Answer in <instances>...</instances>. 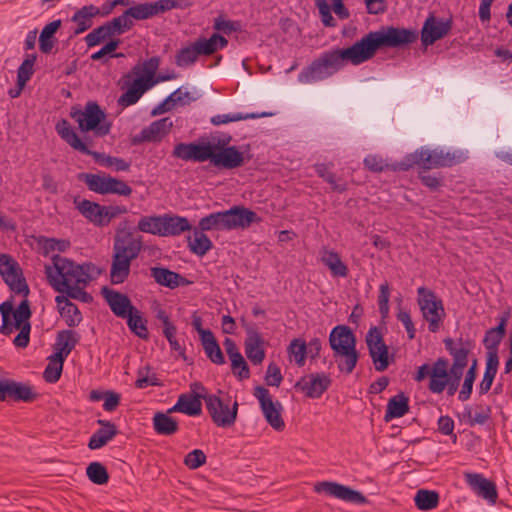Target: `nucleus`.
I'll return each instance as SVG.
<instances>
[{"label": "nucleus", "instance_id": "obj_1", "mask_svg": "<svg viewBox=\"0 0 512 512\" xmlns=\"http://www.w3.org/2000/svg\"><path fill=\"white\" fill-rule=\"evenodd\" d=\"M445 349L453 358L450 368L449 360L439 357L435 361V370L432 381H429L428 389L435 394H441L447 388V394L453 396L460 385L465 367L468 364V355L471 344L464 342L462 338L455 342L452 338L444 339Z\"/></svg>", "mask_w": 512, "mask_h": 512}, {"label": "nucleus", "instance_id": "obj_2", "mask_svg": "<svg viewBox=\"0 0 512 512\" xmlns=\"http://www.w3.org/2000/svg\"><path fill=\"white\" fill-rule=\"evenodd\" d=\"M141 250V236H136L125 229H119L116 232L110 269V279L113 284H121L128 278L131 262L138 257Z\"/></svg>", "mask_w": 512, "mask_h": 512}, {"label": "nucleus", "instance_id": "obj_3", "mask_svg": "<svg viewBox=\"0 0 512 512\" xmlns=\"http://www.w3.org/2000/svg\"><path fill=\"white\" fill-rule=\"evenodd\" d=\"M53 262L57 277L53 276L52 268L49 266L46 267V274L49 283L57 292H63L68 285L86 286L93 280L91 272L95 266L92 263L79 265L60 256H55Z\"/></svg>", "mask_w": 512, "mask_h": 512}, {"label": "nucleus", "instance_id": "obj_4", "mask_svg": "<svg viewBox=\"0 0 512 512\" xmlns=\"http://www.w3.org/2000/svg\"><path fill=\"white\" fill-rule=\"evenodd\" d=\"M465 158L463 153H444L442 150L429 151L421 148L407 154L401 161L394 163L392 171H408L415 165L423 170L451 167L461 163Z\"/></svg>", "mask_w": 512, "mask_h": 512}, {"label": "nucleus", "instance_id": "obj_5", "mask_svg": "<svg viewBox=\"0 0 512 512\" xmlns=\"http://www.w3.org/2000/svg\"><path fill=\"white\" fill-rule=\"evenodd\" d=\"M56 131L59 136L74 150L85 155L92 156L96 163L104 167H113L116 171H128L130 163L123 158L113 157L104 153L88 149L87 144L82 141L66 119L56 124Z\"/></svg>", "mask_w": 512, "mask_h": 512}, {"label": "nucleus", "instance_id": "obj_6", "mask_svg": "<svg viewBox=\"0 0 512 512\" xmlns=\"http://www.w3.org/2000/svg\"><path fill=\"white\" fill-rule=\"evenodd\" d=\"M346 62L342 49L335 48L325 51L299 73L298 80L302 83L324 80L338 72Z\"/></svg>", "mask_w": 512, "mask_h": 512}, {"label": "nucleus", "instance_id": "obj_7", "mask_svg": "<svg viewBox=\"0 0 512 512\" xmlns=\"http://www.w3.org/2000/svg\"><path fill=\"white\" fill-rule=\"evenodd\" d=\"M69 115L78 123L81 132L92 131L96 137H104L110 133L112 124L107 121L105 111L95 101H88L83 109L80 105L72 106Z\"/></svg>", "mask_w": 512, "mask_h": 512}, {"label": "nucleus", "instance_id": "obj_8", "mask_svg": "<svg viewBox=\"0 0 512 512\" xmlns=\"http://www.w3.org/2000/svg\"><path fill=\"white\" fill-rule=\"evenodd\" d=\"M227 45L228 40L218 33H214L209 39L200 37L192 44L177 51L175 64L178 67L191 66L200 55L210 56Z\"/></svg>", "mask_w": 512, "mask_h": 512}, {"label": "nucleus", "instance_id": "obj_9", "mask_svg": "<svg viewBox=\"0 0 512 512\" xmlns=\"http://www.w3.org/2000/svg\"><path fill=\"white\" fill-rule=\"evenodd\" d=\"M417 294V302L423 318L428 322L429 331L435 333L439 330L440 323L445 317L443 302L432 290L425 287H419Z\"/></svg>", "mask_w": 512, "mask_h": 512}, {"label": "nucleus", "instance_id": "obj_10", "mask_svg": "<svg viewBox=\"0 0 512 512\" xmlns=\"http://www.w3.org/2000/svg\"><path fill=\"white\" fill-rule=\"evenodd\" d=\"M0 275L10 290L27 299L30 289L18 262L9 254H0Z\"/></svg>", "mask_w": 512, "mask_h": 512}, {"label": "nucleus", "instance_id": "obj_11", "mask_svg": "<svg viewBox=\"0 0 512 512\" xmlns=\"http://www.w3.org/2000/svg\"><path fill=\"white\" fill-rule=\"evenodd\" d=\"M381 48L376 31H371L352 46L342 49L347 62L359 65L371 59Z\"/></svg>", "mask_w": 512, "mask_h": 512}, {"label": "nucleus", "instance_id": "obj_12", "mask_svg": "<svg viewBox=\"0 0 512 512\" xmlns=\"http://www.w3.org/2000/svg\"><path fill=\"white\" fill-rule=\"evenodd\" d=\"M204 401L209 415L218 427H229L235 423L238 413L237 402H234L233 407L229 408L228 404L214 394H206Z\"/></svg>", "mask_w": 512, "mask_h": 512}, {"label": "nucleus", "instance_id": "obj_13", "mask_svg": "<svg viewBox=\"0 0 512 512\" xmlns=\"http://www.w3.org/2000/svg\"><path fill=\"white\" fill-rule=\"evenodd\" d=\"M314 491L316 493H325L328 496L356 505H365L369 503V500L362 492L338 482H317L314 485Z\"/></svg>", "mask_w": 512, "mask_h": 512}, {"label": "nucleus", "instance_id": "obj_14", "mask_svg": "<svg viewBox=\"0 0 512 512\" xmlns=\"http://www.w3.org/2000/svg\"><path fill=\"white\" fill-rule=\"evenodd\" d=\"M253 395L259 401L268 424L276 431H282L285 428V422L281 415L282 405L279 402H273L269 390L263 386L255 387Z\"/></svg>", "mask_w": 512, "mask_h": 512}, {"label": "nucleus", "instance_id": "obj_15", "mask_svg": "<svg viewBox=\"0 0 512 512\" xmlns=\"http://www.w3.org/2000/svg\"><path fill=\"white\" fill-rule=\"evenodd\" d=\"M366 344L375 369L379 372L386 370L390 363L388 346L384 342L381 331L376 326L371 327L367 332Z\"/></svg>", "mask_w": 512, "mask_h": 512}, {"label": "nucleus", "instance_id": "obj_16", "mask_svg": "<svg viewBox=\"0 0 512 512\" xmlns=\"http://www.w3.org/2000/svg\"><path fill=\"white\" fill-rule=\"evenodd\" d=\"M228 140L214 143L212 165L221 169H235L244 164V155L236 146H228Z\"/></svg>", "mask_w": 512, "mask_h": 512}, {"label": "nucleus", "instance_id": "obj_17", "mask_svg": "<svg viewBox=\"0 0 512 512\" xmlns=\"http://www.w3.org/2000/svg\"><path fill=\"white\" fill-rule=\"evenodd\" d=\"M214 143H178L172 152L173 157L194 162H205L210 160L212 163Z\"/></svg>", "mask_w": 512, "mask_h": 512}, {"label": "nucleus", "instance_id": "obj_18", "mask_svg": "<svg viewBox=\"0 0 512 512\" xmlns=\"http://www.w3.org/2000/svg\"><path fill=\"white\" fill-rule=\"evenodd\" d=\"M330 376L324 372L310 373L301 377L294 385L298 391H302L311 399L320 398L331 386Z\"/></svg>", "mask_w": 512, "mask_h": 512}, {"label": "nucleus", "instance_id": "obj_19", "mask_svg": "<svg viewBox=\"0 0 512 512\" xmlns=\"http://www.w3.org/2000/svg\"><path fill=\"white\" fill-rule=\"evenodd\" d=\"M376 32L380 47L397 48L414 43L418 39L417 32L412 29L388 26Z\"/></svg>", "mask_w": 512, "mask_h": 512}, {"label": "nucleus", "instance_id": "obj_20", "mask_svg": "<svg viewBox=\"0 0 512 512\" xmlns=\"http://www.w3.org/2000/svg\"><path fill=\"white\" fill-rule=\"evenodd\" d=\"M31 315L30 303L28 299H23L13 312L14 327L20 330L13 340L16 347L26 348L29 344L31 331L29 320Z\"/></svg>", "mask_w": 512, "mask_h": 512}, {"label": "nucleus", "instance_id": "obj_21", "mask_svg": "<svg viewBox=\"0 0 512 512\" xmlns=\"http://www.w3.org/2000/svg\"><path fill=\"white\" fill-rule=\"evenodd\" d=\"M452 29L451 19H439L430 14L425 20L421 30V42L425 47L444 38Z\"/></svg>", "mask_w": 512, "mask_h": 512}, {"label": "nucleus", "instance_id": "obj_22", "mask_svg": "<svg viewBox=\"0 0 512 512\" xmlns=\"http://www.w3.org/2000/svg\"><path fill=\"white\" fill-rule=\"evenodd\" d=\"M173 127V122L169 117L152 122L149 126L143 128L141 132L131 138L132 145H140L144 142H160Z\"/></svg>", "mask_w": 512, "mask_h": 512}, {"label": "nucleus", "instance_id": "obj_23", "mask_svg": "<svg viewBox=\"0 0 512 512\" xmlns=\"http://www.w3.org/2000/svg\"><path fill=\"white\" fill-rule=\"evenodd\" d=\"M228 231L246 229L252 223L261 222V218L253 210L242 205L232 206L227 210Z\"/></svg>", "mask_w": 512, "mask_h": 512}, {"label": "nucleus", "instance_id": "obj_24", "mask_svg": "<svg viewBox=\"0 0 512 512\" xmlns=\"http://www.w3.org/2000/svg\"><path fill=\"white\" fill-rule=\"evenodd\" d=\"M105 301L111 311L120 318H126L135 309L131 300L126 294L120 293L108 287H103L101 291Z\"/></svg>", "mask_w": 512, "mask_h": 512}, {"label": "nucleus", "instance_id": "obj_25", "mask_svg": "<svg viewBox=\"0 0 512 512\" xmlns=\"http://www.w3.org/2000/svg\"><path fill=\"white\" fill-rule=\"evenodd\" d=\"M4 401L10 399L14 402L30 403L37 399L38 394L28 383L17 382L15 380H4Z\"/></svg>", "mask_w": 512, "mask_h": 512}, {"label": "nucleus", "instance_id": "obj_26", "mask_svg": "<svg viewBox=\"0 0 512 512\" xmlns=\"http://www.w3.org/2000/svg\"><path fill=\"white\" fill-rule=\"evenodd\" d=\"M245 330L247 334L244 343L246 356L252 364L260 365L265 358L264 340L254 326H246Z\"/></svg>", "mask_w": 512, "mask_h": 512}, {"label": "nucleus", "instance_id": "obj_27", "mask_svg": "<svg viewBox=\"0 0 512 512\" xmlns=\"http://www.w3.org/2000/svg\"><path fill=\"white\" fill-rule=\"evenodd\" d=\"M330 347L334 354L356 346V337L349 326L337 325L329 335Z\"/></svg>", "mask_w": 512, "mask_h": 512}, {"label": "nucleus", "instance_id": "obj_28", "mask_svg": "<svg viewBox=\"0 0 512 512\" xmlns=\"http://www.w3.org/2000/svg\"><path fill=\"white\" fill-rule=\"evenodd\" d=\"M74 204L79 213L97 227L105 226L104 206L87 199L75 198Z\"/></svg>", "mask_w": 512, "mask_h": 512}, {"label": "nucleus", "instance_id": "obj_29", "mask_svg": "<svg viewBox=\"0 0 512 512\" xmlns=\"http://www.w3.org/2000/svg\"><path fill=\"white\" fill-rule=\"evenodd\" d=\"M467 482L478 496L486 499L491 504L496 503L498 493L495 483L481 474H467Z\"/></svg>", "mask_w": 512, "mask_h": 512}, {"label": "nucleus", "instance_id": "obj_30", "mask_svg": "<svg viewBox=\"0 0 512 512\" xmlns=\"http://www.w3.org/2000/svg\"><path fill=\"white\" fill-rule=\"evenodd\" d=\"M97 424L100 425L101 428L96 430L90 437L88 448L91 450L104 447L118 434L116 425L111 421L98 419Z\"/></svg>", "mask_w": 512, "mask_h": 512}, {"label": "nucleus", "instance_id": "obj_31", "mask_svg": "<svg viewBox=\"0 0 512 512\" xmlns=\"http://www.w3.org/2000/svg\"><path fill=\"white\" fill-rule=\"evenodd\" d=\"M510 318V310L504 311L499 317V323L496 327L490 328L486 331L483 339L484 346L488 349V352H496L499 344L506 333L507 322Z\"/></svg>", "mask_w": 512, "mask_h": 512}, {"label": "nucleus", "instance_id": "obj_32", "mask_svg": "<svg viewBox=\"0 0 512 512\" xmlns=\"http://www.w3.org/2000/svg\"><path fill=\"white\" fill-rule=\"evenodd\" d=\"M151 277L161 286L175 289L179 286L189 285L191 282L181 274L164 267H152Z\"/></svg>", "mask_w": 512, "mask_h": 512}, {"label": "nucleus", "instance_id": "obj_33", "mask_svg": "<svg viewBox=\"0 0 512 512\" xmlns=\"http://www.w3.org/2000/svg\"><path fill=\"white\" fill-rule=\"evenodd\" d=\"M79 335L74 330H62L57 333L54 348L56 352L53 354L61 360H66L71 351L79 342Z\"/></svg>", "mask_w": 512, "mask_h": 512}, {"label": "nucleus", "instance_id": "obj_34", "mask_svg": "<svg viewBox=\"0 0 512 512\" xmlns=\"http://www.w3.org/2000/svg\"><path fill=\"white\" fill-rule=\"evenodd\" d=\"M96 16H98V7L93 4L78 9L71 17V21L77 25L74 34L79 35L90 29L93 26V18Z\"/></svg>", "mask_w": 512, "mask_h": 512}, {"label": "nucleus", "instance_id": "obj_35", "mask_svg": "<svg viewBox=\"0 0 512 512\" xmlns=\"http://www.w3.org/2000/svg\"><path fill=\"white\" fill-rule=\"evenodd\" d=\"M321 262L330 270L333 277L345 278L349 275L347 265L341 260L340 255L333 250L324 248L321 251Z\"/></svg>", "mask_w": 512, "mask_h": 512}, {"label": "nucleus", "instance_id": "obj_36", "mask_svg": "<svg viewBox=\"0 0 512 512\" xmlns=\"http://www.w3.org/2000/svg\"><path fill=\"white\" fill-rule=\"evenodd\" d=\"M152 87V83L142 79H135L128 90L118 99V105L127 107L138 102L141 96Z\"/></svg>", "mask_w": 512, "mask_h": 512}, {"label": "nucleus", "instance_id": "obj_37", "mask_svg": "<svg viewBox=\"0 0 512 512\" xmlns=\"http://www.w3.org/2000/svg\"><path fill=\"white\" fill-rule=\"evenodd\" d=\"M409 411V398L403 392L391 397L387 403L384 420L391 421L400 418Z\"/></svg>", "mask_w": 512, "mask_h": 512}, {"label": "nucleus", "instance_id": "obj_38", "mask_svg": "<svg viewBox=\"0 0 512 512\" xmlns=\"http://www.w3.org/2000/svg\"><path fill=\"white\" fill-rule=\"evenodd\" d=\"M204 396L205 395L201 393H183L178 397V406L176 409L189 416H198L202 412L201 399H204Z\"/></svg>", "mask_w": 512, "mask_h": 512}, {"label": "nucleus", "instance_id": "obj_39", "mask_svg": "<svg viewBox=\"0 0 512 512\" xmlns=\"http://www.w3.org/2000/svg\"><path fill=\"white\" fill-rule=\"evenodd\" d=\"M164 219L163 237L177 236L192 228L186 217L164 214Z\"/></svg>", "mask_w": 512, "mask_h": 512}, {"label": "nucleus", "instance_id": "obj_40", "mask_svg": "<svg viewBox=\"0 0 512 512\" xmlns=\"http://www.w3.org/2000/svg\"><path fill=\"white\" fill-rule=\"evenodd\" d=\"M499 366V359L496 352L487 353L486 368L483 375V379L479 385V393L486 394L491 389L493 380L497 374Z\"/></svg>", "mask_w": 512, "mask_h": 512}, {"label": "nucleus", "instance_id": "obj_41", "mask_svg": "<svg viewBox=\"0 0 512 512\" xmlns=\"http://www.w3.org/2000/svg\"><path fill=\"white\" fill-rule=\"evenodd\" d=\"M159 64H160V59H159V57H156V56L151 57V58L147 59L146 61H144L142 64L141 71L145 75L139 76L137 79H142V80L147 81V83H152V87H153L158 81H167V80H170L175 77L174 75H171V76L167 75V76H160L158 80H154V75L159 68ZM133 70H134L135 74H138L140 71V68L136 66V67H134Z\"/></svg>", "mask_w": 512, "mask_h": 512}, {"label": "nucleus", "instance_id": "obj_42", "mask_svg": "<svg viewBox=\"0 0 512 512\" xmlns=\"http://www.w3.org/2000/svg\"><path fill=\"white\" fill-rule=\"evenodd\" d=\"M228 219H227V210L213 212L209 215L203 217L199 221V229L202 231H228Z\"/></svg>", "mask_w": 512, "mask_h": 512}, {"label": "nucleus", "instance_id": "obj_43", "mask_svg": "<svg viewBox=\"0 0 512 512\" xmlns=\"http://www.w3.org/2000/svg\"><path fill=\"white\" fill-rule=\"evenodd\" d=\"M153 428L158 435L170 436L179 430L176 419L163 412H156L153 416Z\"/></svg>", "mask_w": 512, "mask_h": 512}, {"label": "nucleus", "instance_id": "obj_44", "mask_svg": "<svg viewBox=\"0 0 512 512\" xmlns=\"http://www.w3.org/2000/svg\"><path fill=\"white\" fill-rule=\"evenodd\" d=\"M109 176L105 174L80 173L77 175V178L79 181L84 182L90 191L106 195Z\"/></svg>", "mask_w": 512, "mask_h": 512}, {"label": "nucleus", "instance_id": "obj_45", "mask_svg": "<svg viewBox=\"0 0 512 512\" xmlns=\"http://www.w3.org/2000/svg\"><path fill=\"white\" fill-rule=\"evenodd\" d=\"M204 352L209 360L216 365L225 363L224 355L213 333H206L201 340Z\"/></svg>", "mask_w": 512, "mask_h": 512}, {"label": "nucleus", "instance_id": "obj_46", "mask_svg": "<svg viewBox=\"0 0 512 512\" xmlns=\"http://www.w3.org/2000/svg\"><path fill=\"white\" fill-rule=\"evenodd\" d=\"M190 251L198 256H204L213 246L212 241L200 229H195L193 236L187 237Z\"/></svg>", "mask_w": 512, "mask_h": 512}, {"label": "nucleus", "instance_id": "obj_47", "mask_svg": "<svg viewBox=\"0 0 512 512\" xmlns=\"http://www.w3.org/2000/svg\"><path fill=\"white\" fill-rule=\"evenodd\" d=\"M61 27V20H54L42 29L39 37V48L41 52L48 54L52 51L55 42L57 41L54 34Z\"/></svg>", "mask_w": 512, "mask_h": 512}, {"label": "nucleus", "instance_id": "obj_48", "mask_svg": "<svg viewBox=\"0 0 512 512\" xmlns=\"http://www.w3.org/2000/svg\"><path fill=\"white\" fill-rule=\"evenodd\" d=\"M117 36L115 30L109 21L93 29L90 33L85 36V42L88 47H94L100 44L102 41L109 39L114 40L113 37Z\"/></svg>", "mask_w": 512, "mask_h": 512}, {"label": "nucleus", "instance_id": "obj_49", "mask_svg": "<svg viewBox=\"0 0 512 512\" xmlns=\"http://www.w3.org/2000/svg\"><path fill=\"white\" fill-rule=\"evenodd\" d=\"M125 319H127V325L132 333L144 340L149 338L147 320L143 317L140 310L135 307L133 312L127 315Z\"/></svg>", "mask_w": 512, "mask_h": 512}, {"label": "nucleus", "instance_id": "obj_50", "mask_svg": "<svg viewBox=\"0 0 512 512\" xmlns=\"http://www.w3.org/2000/svg\"><path fill=\"white\" fill-rule=\"evenodd\" d=\"M164 215L143 216L138 222L137 229L144 233L163 236Z\"/></svg>", "mask_w": 512, "mask_h": 512}, {"label": "nucleus", "instance_id": "obj_51", "mask_svg": "<svg viewBox=\"0 0 512 512\" xmlns=\"http://www.w3.org/2000/svg\"><path fill=\"white\" fill-rule=\"evenodd\" d=\"M463 417L469 426L483 425L491 417V408L487 405H477L476 411L473 413L472 408L466 406L463 412Z\"/></svg>", "mask_w": 512, "mask_h": 512}, {"label": "nucleus", "instance_id": "obj_52", "mask_svg": "<svg viewBox=\"0 0 512 512\" xmlns=\"http://www.w3.org/2000/svg\"><path fill=\"white\" fill-rule=\"evenodd\" d=\"M439 494L433 490L419 489L414 497L416 507L421 511H429L439 504Z\"/></svg>", "mask_w": 512, "mask_h": 512}, {"label": "nucleus", "instance_id": "obj_53", "mask_svg": "<svg viewBox=\"0 0 512 512\" xmlns=\"http://www.w3.org/2000/svg\"><path fill=\"white\" fill-rule=\"evenodd\" d=\"M334 356L336 358L340 357L338 368L341 372H345L346 374H351L353 372L359 359V353L356 346L338 352L334 354Z\"/></svg>", "mask_w": 512, "mask_h": 512}, {"label": "nucleus", "instance_id": "obj_54", "mask_svg": "<svg viewBox=\"0 0 512 512\" xmlns=\"http://www.w3.org/2000/svg\"><path fill=\"white\" fill-rule=\"evenodd\" d=\"M88 479L97 485H104L109 481V474L106 467L100 462H92L86 468Z\"/></svg>", "mask_w": 512, "mask_h": 512}, {"label": "nucleus", "instance_id": "obj_55", "mask_svg": "<svg viewBox=\"0 0 512 512\" xmlns=\"http://www.w3.org/2000/svg\"><path fill=\"white\" fill-rule=\"evenodd\" d=\"M48 360L49 363L43 372V378L48 383H56L61 377L65 360L54 357V355L49 356Z\"/></svg>", "mask_w": 512, "mask_h": 512}, {"label": "nucleus", "instance_id": "obj_56", "mask_svg": "<svg viewBox=\"0 0 512 512\" xmlns=\"http://www.w3.org/2000/svg\"><path fill=\"white\" fill-rule=\"evenodd\" d=\"M287 352L290 357L294 358L295 363L299 367L304 366L307 356V343L303 339H293L287 348Z\"/></svg>", "mask_w": 512, "mask_h": 512}, {"label": "nucleus", "instance_id": "obj_57", "mask_svg": "<svg viewBox=\"0 0 512 512\" xmlns=\"http://www.w3.org/2000/svg\"><path fill=\"white\" fill-rule=\"evenodd\" d=\"M476 375H477V359H474L472 361L470 368L468 369V371L466 373V376H465V379H464V382L462 385V389L459 392L458 399L460 401H467L471 397L472 390H473V383L475 381Z\"/></svg>", "mask_w": 512, "mask_h": 512}, {"label": "nucleus", "instance_id": "obj_58", "mask_svg": "<svg viewBox=\"0 0 512 512\" xmlns=\"http://www.w3.org/2000/svg\"><path fill=\"white\" fill-rule=\"evenodd\" d=\"M332 164L319 163L315 165V171L319 177L323 178L331 185L332 190L343 192L346 190L344 185H338L335 174L331 171Z\"/></svg>", "mask_w": 512, "mask_h": 512}, {"label": "nucleus", "instance_id": "obj_59", "mask_svg": "<svg viewBox=\"0 0 512 512\" xmlns=\"http://www.w3.org/2000/svg\"><path fill=\"white\" fill-rule=\"evenodd\" d=\"M13 301L7 300L0 304V313L2 316V325L0 326V333L9 335L12 333L14 324L10 321V315L13 316L14 312Z\"/></svg>", "mask_w": 512, "mask_h": 512}, {"label": "nucleus", "instance_id": "obj_60", "mask_svg": "<svg viewBox=\"0 0 512 512\" xmlns=\"http://www.w3.org/2000/svg\"><path fill=\"white\" fill-rule=\"evenodd\" d=\"M36 55L31 54L22 62L17 70V84L26 85L34 73Z\"/></svg>", "mask_w": 512, "mask_h": 512}, {"label": "nucleus", "instance_id": "obj_61", "mask_svg": "<svg viewBox=\"0 0 512 512\" xmlns=\"http://www.w3.org/2000/svg\"><path fill=\"white\" fill-rule=\"evenodd\" d=\"M60 314L65 318L66 324L69 327H75L82 321V314L74 303H66L60 306Z\"/></svg>", "mask_w": 512, "mask_h": 512}, {"label": "nucleus", "instance_id": "obj_62", "mask_svg": "<svg viewBox=\"0 0 512 512\" xmlns=\"http://www.w3.org/2000/svg\"><path fill=\"white\" fill-rule=\"evenodd\" d=\"M150 367L147 365L145 367H141L137 371L138 378L135 382V386L138 389H143L148 386H161L162 383L156 377L155 374L149 375Z\"/></svg>", "mask_w": 512, "mask_h": 512}, {"label": "nucleus", "instance_id": "obj_63", "mask_svg": "<svg viewBox=\"0 0 512 512\" xmlns=\"http://www.w3.org/2000/svg\"><path fill=\"white\" fill-rule=\"evenodd\" d=\"M231 361L232 372L240 380L248 379L250 377V370L247 362L241 353L233 355L229 358Z\"/></svg>", "mask_w": 512, "mask_h": 512}, {"label": "nucleus", "instance_id": "obj_64", "mask_svg": "<svg viewBox=\"0 0 512 512\" xmlns=\"http://www.w3.org/2000/svg\"><path fill=\"white\" fill-rule=\"evenodd\" d=\"M132 192V188L126 182L109 176L107 194L129 197L131 196Z\"/></svg>", "mask_w": 512, "mask_h": 512}]
</instances>
